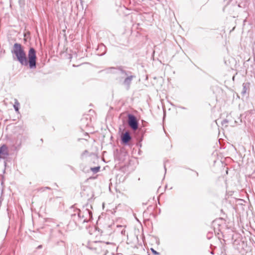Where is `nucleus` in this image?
Masks as SVG:
<instances>
[{"label":"nucleus","mask_w":255,"mask_h":255,"mask_svg":"<svg viewBox=\"0 0 255 255\" xmlns=\"http://www.w3.org/2000/svg\"><path fill=\"white\" fill-rule=\"evenodd\" d=\"M11 52L15 56L16 59L21 65L27 66L30 69H35L36 67V51L31 47L28 53V59L22 46L20 44L15 43L13 47Z\"/></svg>","instance_id":"1"},{"label":"nucleus","mask_w":255,"mask_h":255,"mask_svg":"<svg viewBox=\"0 0 255 255\" xmlns=\"http://www.w3.org/2000/svg\"><path fill=\"white\" fill-rule=\"evenodd\" d=\"M71 218L77 226H82L88 223L92 218V212L88 209L80 210L76 209L74 213L71 214Z\"/></svg>","instance_id":"2"},{"label":"nucleus","mask_w":255,"mask_h":255,"mask_svg":"<svg viewBox=\"0 0 255 255\" xmlns=\"http://www.w3.org/2000/svg\"><path fill=\"white\" fill-rule=\"evenodd\" d=\"M121 74L126 77L123 82V85L126 87L127 90H129L131 81L135 78V76L132 75L130 71L125 70L121 71Z\"/></svg>","instance_id":"3"},{"label":"nucleus","mask_w":255,"mask_h":255,"mask_svg":"<svg viewBox=\"0 0 255 255\" xmlns=\"http://www.w3.org/2000/svg\"><path fill=\"white\" fill-rule=\"evenodd\" d=\"M128 124L133 130H136L138 128L137 120L135 117L132 115L129 114L128 115Z\"/></svg>","instance_id":"4"},{"label":"nucleus","mask_w":255,"mask_h":255,"mask_svg":"<svg viewBox=\"0 0 255 255\" xmlns=\"http://www.w3.org/2000/svg\"><path fill=\"white\" fill-rule=\"evenodd\" d=\"M87 247L97 254H100L102 252V247L101 246V243L98 242H95L92 244H89L87 246Z\"/></svg>","instance_id":"5"},{"label":"nucleus","mask_w":255,"mask_h":255,"mask_svg":"<svg viewBox=\"0 0 255 255\" xmlns=\"http://www.w3.org/2000/svg\"><path fill=\"white\" fill-rule=\"evenodd\" d=\"M121 67L115 68V67H109L104 70V71L106 73H112V74H121V71H123Z\"/></svg>","instance_id":"6"},{"label":"nucleus","mask_w":255,"mask_h":255,"mask_svg":"<svg viewBox=\"0 0 255 255\" xmlns=\"http://www.w3.org/2000/svg\"><path fill=\"white\" fill-rule=\"evenodd\" d=\"M8 155V148L5 144H3L0 147V159L6 158Z\"/></svg>","instance_id":"7"},{"label":"nucleus","mask_w":255,"mask_h":255,"mask_svg":"<svg viewBox=\"0 0 255 255\" xmlns=\"http://www.w3.org/2000/svg\"><path fill=\"white\" fill-rule=\"evenodd\" d=\"M131 139V136L128 131H126L121 137L122 141L123 143L127 144Z\"/></svg>","instance_id":"8"},{"label":"nucleus","mask_w":255,"mask_h":255,"mask_svg":"<svg viewBox=\"0 0 255 255\" xmlns=\"http://www.w3.org/2000/svg\"><path fill=\"white\" fill-rule=\"evenodd\" d=\"M106 47L103 44H101L99 45L98 47L97 48V51H100L101 53H98V55L100 56H102L104 55L106 52Z\"/></svg>","instance_id":"9"},{"label":"nucleus","mask_w":255,"mask_h":255,"mask_svg":"<svg viewBox=\"0 0 255 255\" xmlns=\"http://www.w3.org/2000/svg\"><path fill=\"white\" fill-rule=\"evenodd\" d=\"M250 83H243V89L242 92V94L244 95L246 93L247 90L249 88Z\"/></svg>","instance_id":"10"},{"label":"nucleus","mask_w":255,"mask_h":255,"mask_svg":"<svg viewBox=\"0 0 255 255\" xmlns=\"http://www.w3.org/2000/svg\"><path fill=\"white\" fill-rule=\"evenodd\" d=\"M14 104L13 105V108L15 111L17 112L18 111L19 109V103H18L17 99H14Z\"/></svg>","instance_id":"11"},{"label":"nucleus","mask_w":255,"mask_h":255,"mask_svg":"<svg viewBox=\"0 0 255 255\" xmlns=\"http://www.w3.org/2000/svg\"><path fill=\"white\" fill-rule=\"evenodd\" d=\"M117 229H121V233L122 235H125V233H126V230H125V228L124 227H123V226H121V225H117Z\"/></svg>","instance_id":"12"},{"label":"nucleus","mask_w":255,"mask_h":255,"mask_svg":"<svg viewBox=\"0 0 255 255\" xmlns=\"http://www.w3.org/2000/svg\"><path fill=\"white\" fill-rule=\"evenodd\" d=\"M100 167L97 166L95 167H92L91 168V170L94 173H96L100 171Z\"/></svg>","instance_id":"13"},{"label":"nucleus","mask_w":255,"mask_h":255,"mask_svg":"<svg viewBox=\"0 0 255 255\" xmlns=\"http://www.w3.org/2000/svg\"><path fill=\"white\" fill-rule=\"evenodd\" d=\"M18 3L21 7L23 8L24 7L25 4V0H19Z\"/></svg>","instance_id":"14"},{"label":"nucleus","mask_w":255,"mask_h":255,"mask_svg":"<svg viewBox=\"0 0 255 255\" xmlns=\"http://www.w3.org/2000/svg\"><path fill=\"white\" fill-rule=\"evenodd\" d=\"M89 153L87 150H84L81 154V156L82 158H83L85 156L87 155Z\"/></svg>","instance_id":"15"},{"label":"nucleus","mask_w":255,"mask_h":255,"mask_svg":"<svg viewBox=\"0 0 255 255\" xmlns=\"http://www.w3.org/2000/svg\"><path fill=\"white\" fill-rule=\"evenodd\" d=\"M228 122H229L228 120H226V119H225V120H224L222 122L221 124H222V125L223 126H224L225 125V127H227V125L226 124H227V123H228Z\"/></svg>","instance_id":"16"},{"label":"nucleus","mask_w":255,"mask_h":255,"mask_svg":"<svg viewBox=\"0 0 255 255\" xmlns=\"http://www.w3.org/2000/svg\"><path fill=\"white\" fill-rule=\"evenodd\" d=\"M46 189H51L50 187H42L39 189L38 190L41 192H44Z\"/></svg>","instance_id":"17"},{"label":"nucleus","mask_w":255,"mask_h":255,"mask_svg":"<svg viewBox=\"0 0 255 255\" xmlns=\"http://www.w3.org/2000/svg\"><path fill=\"white\" fill-rule=\"evenodd\" d=\"M151 251L152 252V253L155 255H159V253L157 252H156L155 250H154L153 249L151 248Z\"/></svg>","instance_id":"18"},{"label":"nucleus","mask_w":255,"mask_h":255,"mask_svg":"<svg viewBox=\"0 0 255 255\" xmlns=\"http://www.w3.org/2000/svg\"><path fill=\"white\" fill-rule=\"evenodd\" d=\"M164 169H165V171H166V167H165V164H164Z\"/></svg>","instance_id":"19"},{"label":"nucleus","mask_w":255,"mask_h":255,"mask_svg":"<svg viewBox=\"0 0 255 255\" xmlns=\"http://www.w3.org/2000/svg\"><path fill=\"white\" fill-rule=\"evenodd\" d=\"M117 230H118V231H121V229H119H119H117Z\"/></svg>","instance_id":"20"},{"label":"nucleus","mask_w":255,"mask_h":255,"mask_svg":"<svg viewBox=\"0 0 255 255\" xmlns=\"http://www.w3.org/2000/svg\"><path fill=\"white\" fill-rule=\"evenodd\" d=\"M210 236H208V239H210Z\"/></svg>","instance_id":"21"},{"label":"nucleus","mask_w":255,"mask_h":255,"mask_svg":"<svg viewBox=\"0 0 255 255\" xmlns=\"http://www.w3.org/2000/svg\"><path fill=\"white\" fill-rule=\"evenodd\" d=\"M210 236H208V239H210Z\"/></svg>","instance_id":"22"},{"label":"nucleus","mask_w":255,"mask_h":255,"mask_svg":"<svg viewBox=\"0 0 255 255\" xmlns=\"http://www.w3.org/2000/svg\"><path fill=\"white\" fill-rule=\"evenodd\" d=\"M41 246H39L38 247V248H41Z\"/></svg>","instance_id":"23"},{"label":"nucleus","mask_w":255,"mask_h":255,"mask_svg":"<svg viewBox=\"0 0 255 255\" xmlns=\"http://www.w3.org/2000/svg\"><path fill=\"white\" fill-rule=\"evenodd\" d=\"M123 76H122V78H123V77H124V75H123L122 74H121Z\"/></svg>","instance_id":"24"},{"label":"nucleus","mask_w":255,"mask_h":255,"mask_svg":"<svg viewBox=\"0 0 255 255\" xmlns=\"http://www.w3.org/2000/svg\"><path fill=\"white\" fill-rule=\"evenodd\" d=\"M214 226H215V222L213 223Z\"/></svg>","instance_id":"25"}]
</instances>
